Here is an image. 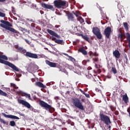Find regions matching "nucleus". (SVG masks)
Returning a JSON list of instances; mask_svg holds the SVG:
<instances>
[{
    "label": "nucleus",
    "instance_id": "774afa93",
    "mask_svg": "<svg viewBox=\"0 0 130 130\" xmlns=\"http://www.w3.org/2000/svg\"><path fill=\"white\" fill-rule=\"evenodd\" d=\"M11 86H15L14 84H11Z\"/></svg>",
    "mask_w": 130,
    "mask_h": 130
},
{
    "label": "nucleus",
    "instance_id": "2eb2a0df",
    "mask_svg": "<svg viewBox=\"0 0 130 130\" xmlns=\"http://www.w3.org/2000/svg\"><path fill=\"white\" fill-rule=\"evenodd\" d=\"M123 60L124 62V66H126V64H128V58H127V55H126V54H124L123 55Z\"/></svg>",
    "mask_w": 130,
    "mask_h": 130
},
{
    "label": "nucleus",
    "instance_id": "37998d69",
    "mask_svg": "<svg viewBox=\"0 0 130 130\" xmlns=\"http://www.w3.org/2000/svg\"><path fill=\"white\" fill-rule=\"evenodd\" d=\"M122 36H123L122 34H120L118 35V38H120V39H122L123 38Z\"/></svg>",
    "mask_w": 130,
    "mask_h": 130
},
{
    "label": "nucleus",
    "instance_id": "79ce46f5",
    "mask_svg": "<svg viewBox=\"0 0 130 130\" xmlns=\"http://www.w3.org/2000/svg\"><path fill=\"white\" fill-rule=\"evenodd\" d=\"M50 39H51V40H52V41H54V42L55 43L56 40H57V39H56V38H55V37H50Z\"/></svg>",
    "mask_w": 130,
    "mask_h": 130
},
{
    "label": "nucleus",
    "instance_id": "9b49d317",
    "mask_svg": "<svg viewBox=\"0 0 130 130\" xmlns=\"http://www.w3.org/2000/svg\"><path fill=\"white\" fill-rule=\"evenodd\" d=\"M67 14V17L69 21H71V22H75L76 19H75V17L74 16V14L71 12H68Z\"/></svg>",
    "mask_w": 130,
    "mask_h": 130
},
{
    "label": "nucleus",
    "instance_id": "052dcab7",
    "mask_svg": "<svg viewBox=\"0 0 130 130\" xmlns=\"http://www.w3.org/2000/svg\"><path fill=\"white\" fill-rule=\"evenodd\" d=\"M95 91H96L97 92H99V89L96 88Z\"/></svg>",
    "mask_w": 130,
    "mask_h": 130
},
{
    "label": "nucleus",
    "instance_id": "c756f323",
    "mask_svg": "<svg viewBox=\"0 0 130 130\" xmlns=\"http://www.w3.org/2000/svg\"><path fill=\"white\" fill-rule=\"evenodd\" d=\"M69 57V60H70V61H72V62H75L76 61V59L75 58L71 56H68Z\"/></svg>",
    "mask_w": 130,
    "mask_h": 130
},
{
    "label": "nucleus",
    "instance_id": "0eeeda50",
    "mask_svg": "<svg viewBox=\"0 0 130 130\" xmlns=\"http://www.w3.org/2000/svg\"><path fill=\"white\" fill-rule=\"evenodd\" d=\"M111 33V27H107L105 29L104 34L106 36V38L109 39V38H110Z\"/></svg>",
    "mask_w": 130,
    "mask_h": 130
},
{
    "label": "nucleus",
    "instance_id": "e433bc0d",
    "mask_svg": "<svg viewBox=\"0 0 130 130\" xmlns=\"http://www.w3.org/2000/svg\"><path fill=\"white\" fill-rule=\"evenodd\" d=\"M88 54L89 55L90 58H92L93 56H94L93 53L92 52H89L88 53Z\"/></svg>",
    "mask_w": 130,
    "mask_h": 130
},
{
    "label": "nucleus",
    "instance_id": "603ef678",
    "mask_svg": "<svg viewBox=\"0 0 130 130\" xmlns=\"http://www.w3.org/2000/svg\"><path fill=\"white\" fill-rule=\"evenodd\" d=\"M18 114H19V115H21V116H25L24 114H22V113H21V112H19V113H18Z\"/></svg>",
    "mask_w": 130,
    "mask_h": 130
},
{
    "label": "nucleus",
    "instance_id": "c03bdc74",
    "mask_svg": "<svg viewBox=\"0 0 130 130\" xmlns=\"http://www.w3.org/2000/svg\"><path fill=\"white\" fill-rule=\"evenodd\" d=\"M26 20L29 21V22H34V20H33V19L30 18H27Z\"/></svg>",
    "mask_w": 130,
    "mask_h": 130
},
{
    "label": "nucleus",
    "instance_id": "9d476101",
    "mask_svg": "<svg viewBox=\"0 0 130 130\" xmlns=\"http://www.w3.org/2000/svg\"><path fill=\"white\" fill-rule=\"evenodd\" d=\"M47 32H48V33H49V34H50V35H52V36H54V37H56V38H60V36L57 35L56 34V32H55V31H54L53 30H52L51 29H48L47 30Z\"/></svg>",
    "mask_w": 130,
    "mask_h": 130
},
{
    "label": "nucleus",
    "instance_id": "13d9d810",
    "mask_svg": "<svg viewBox=\"0 0 130 130\" xmlns=\"http://www.w3.org/2000/svg\"><path fill=\"white\" fill-rule=\"evenodd\" d=\"M95 68H96V69H98V64H95Z\"/></svg>",
    "mask_w": 130,
    "mask_h": 130
},
{
    "label": "nucleus",
    "instance_id": "69168bd1",
    "mask_svg": "<svg viewBox=\"0 0 130 130\" xmlns=\"http://www.w3.org/2000/svg\"><path fill=\"white\" fill-rule=\"evenodd\" d=\"M12 8L13 9V10H12V12H14V10H15V8H14V7H12Z\"/></svg>",
    "mask_w": 130,
    "mask_h": 130
},
{
    "label": "nucleus",
    "instance_id": "58836bf2",
    "mask_svg": "<svg viewBox=\"0 0 130 130\" xmlns=\"http://www.w3.org/2000/svg\"><path fill=\"white\" fill-rule=\"evenodd\" d=\"M0 122L3 123V124H6V121L4 119L0 118Z\"/></svg>",
    "mask_w": 130,
    "mask_h": 130
},
{
    "label": "nucleus",
    "instance_id": "f03ea898",
    "mask_svg": "<svg viewBox=\"0 0 130 130\" xmlns=\"http://www.w3.org/2000/svg\"><path fill=\"white\" fill-rule=\"evenodd\" d=\"M6 60H8V57L4 55V53L0 52V63H3L6 66H8V67L11 68L15 72H19V69L15 64L10 62L9 61Z\"/></svg>",
    "mask_w": 130,
    "mask_h": 130
},
{
    "label": "nucleus",
    "instance_id": "6e6d98bb",
    "mask_svg": "<svg viewBox=\"0 0 130 130\" xmlns=\"http://www.w3.org/2000/svg\"><path fill=\"white\" fill-rule=\"evenodd\" d=\"M7 0H0V3H5Z\"/></svg>",
    "mask_w": 130,
    "mask_h": 130
},
{
    "label": "nucleus",
    "instance_id": "412c9836",
    "mask_svg": "<svg viewBox=\"0 0 130 130\" xmlns=\"http://www.w3.org/2000/svg\"><path fill=\"white\" fill-rule=\"evenodd\" d=\"M100 32V29H99V28L97 27H93L92 32L94 35H95V34H97L98 33H99Z\"/></svg>",
    "mask_w": 130,
    "mask_h": 130
},
{
    "label": "nucleus",
    "instance_id": "680f3d73",
    "mask_svg": "<svg viewBox=\"0 0 130 130\" xmlns=\"http://www.w3.org/2000/svg\"><path fill=\"white\" fill-rule=\"evenodd\" d=\"M35 110H36L34 109L33 108H32V111H34L35 112H36V111Z\"/></svg>",
    "mask_w": 130,
    "mask_h": 130
},
{
    "label": "nucleus",
    "instance_id": "ea45409f",
    "mask_svg": "<svg viewBox=\"0 0 130 130\" xmlns=\"http://www.w3.org/2000/svg\"><path fill=\"white\" fill-rule=\"evenodd\" d=\"M110 109L112 111H114L115 110V108L113 106H110Z\"/></svg>",
    "mask_w": 130,
    "mask_h": 130
},
{
    "label": "nucleus",
    "instance_id": "473e14b6",
    "mask_svg": "<svg viewBox=\"0 0 130 130\" xmlns=\"http://www.w3.org/2000/svg\"><path fill=\"white\" fill-rule=\"evenodd\" d=\"M10 125L11 126H16V122L15 121H11L10 122Z\"/></svg>",
    "mask_w": 130,
    "mask_h": 130
},
{
    "label": "nucleus",
    "instance_id": "2f4dec72",
    "mask_svg": "<svg viewBox=\"0 0 130 130\" xmlns=\"http://www.w3.org/2000/svg\"><path fill=\"white\" fill-rule=\"evenodd\" d=\"M78 20L79 21L81 24H82V23H84V22H85V20H84V19H83V18L81 16H80L78 18Z\"/></svg>",
    "mask_w": 130,
    "mask_h": 130
},
{
    "label": "nucleus",
    "instance_id": "a18cd8bd",
    "mask_svg": "<svg viewBox=\"0 0 130 130\" xmlns=\"http://www.w3.org/2000/svg\"><path fill=\"white\" fill-rule=\"evenodd\" d=\"M0 26H1V27H2L3 28H5V27H6V25H5V24H4L3 23H1Z\"/></svg>",
    "mask_w": 130,
    "mask_h": 130
},
{
    "label": "nucleus",
    "instance_id": "de8ad7c7",
    "mask_svg": "<svg viewBox=\"0 0 130 130\" xmlns=\"http://www.w3.org/2000/svg\"><path fill=\"white\" fill-rule=\"evenodd\" d=\"M115 115H118V114H119V113L118 112V111H116L115 112Z\"/></svg>",
    "mask_w": 130,
    "mask_h": 130
},
{
    "label": "nucleus",
    "instance_id": "bb28decb",
    "mask_svg": "<svg viewBox=\"0 0 130 130\" xmlns=\"http://www.w3.org/2000/svg\"><path fill=\"white\" fill-rule=\"evenodd\" d=\"M123 25L125 28V30L126 31H128V24L127 22H124L123 23Z\"/></svg>",
    "mask_w": 130,
    "mask_h": 130
},
{
    "label": "nucleus",
    "instance_id": "39448f33",
    "mask_svg": "<svg viewBox=\"0 0 130 130\" xmlns=\"http://www.w3.org/2000/svg\"><path fill=\"white\" fill-rule=\"evenodd\" d=\"M73 102L74 106L80 109V110H85V108H84V106L80 101L78 98H76L73 99Z\"/></svg>",
    "mask_w": 130,
    "mask_h": 130
},
{
    "label": "nucleus",
    "instance_id": "4c0bfd02",
    "mask_svg": "<svg viewBox=\"0 0 130 130\" xmlns=\"http://www.w3.org/2000/svg\"><path fill=\"white\" fill-rule=\"evenodd\" d=\"M92 60H93V61H95V62H97V61H98V60H99V58H98V57H95L92 58Z\"/></svg>",
    "mask_w": 130,
    "mask_h": 130
},
{
    "label": "nucleus",
    "instance_id": "a211bd4d",
    "mask_svg": "<svg viewBox=\"0 0 130 130\" xmlns=\"http://www.w3.org/2000/svg\"><path fill=\"white\" fill-rule=\"evenodd\" d=\"M122 100L124 101V103L126 104V103H128V96H127V94L125 93L122 96Z\"/></svg>",
    "mask_w": 130,
    "mask_h": 130
},
{
    "label": "nucleus",
    "instance_id": "6ab92c4d",
    "mask_svg": "<svg viewBox=\"0 0 130 130\" xmlns=\"http://www.w3.org/2000/svg\"><path fill=\"white\" fill-rule=\"evenodd\" d=\"M36 85L37 87H39V88H43L44 89H46V86L44 85V84L41 82H36Z\"/></svg>",
    "mask_w": 130,
    "mask_h": 130
},
{
    "label": "nucleus",
    "instance_id": "393cba45",
    "mask_svg": "<svg viewBox=\"0 0 130 130\" xmlns=\"http://www.w3.org/2000/svg\"><path fill=\"white\" fill-rule=\"evenodd\" d=\"M126 38L127 40L128 41V43L129 45V47L130 46V34L129 32L126 33Z\"/></svg>",
    "mask_w": 130,
    "mask_h": 130
},
{
    "label": "nucleus",
    "instance_id": "0e129e2a",
    "mask_svg": "<svg viewBox=\"0 0 130 130\" xmlns=\"http://www.w3.org/2000/svg\"><path fill=\"white\" fill-rule=\"evenodd\" d=\"M121 39V40H120L121 42H122L123 41V39L122 38V39Z\"/></svg>",
    "mask_w": 130,
    "mask_h": 130
},
{
    "label": "nucleus",
    "instance_id": "6e6552de",
    "mask_svg": "<svg viewBox=\"0 0 130 130\" xmlns=\"http://www.w3.org/2000/svg\"><path fill=\"white\" fill-rule=\"evenodd\" d=\"M18 103L20 104H22V105H24L25 107H27V108H31V105L29 104V103L27 102L26 101L23 100H18Z\"/></svg>",
    "mask_w": 130,
    "mask_h": 130
},
{
    "label": "nucleus",
    "instance_id": "5fc2aeb1",
    "mask_svg": "<svg viewBox=\"0 0 130 130\" xmlns=\"http://www.w3.org/2000/svg\"><path fill=\"white\" fill-rule=\"evenodd\" d=\"M5 90H6L7 91H10V88L5 87Z\"/></svg>",
    "mask_w": 130,
    "mask_h": 130
},
{
    "label": "nucleus",
    "instance_id": "1a4fd4ad",
    "mask_svg": "<svg viewBox=\"0 0 130 130\" xmlns=\"http://www.w3.org/2000/svg\"><path fill=\"white\" fill-rule=\"evenodd\" d=\"M41 6L44 9H48V10H51V11H54V8L52 5L46 4L45 3H42Z\"/></svg>",
    "mask_w": 130,
    "mask_h": 130
},
{
    "label": "nucleus",
    "instance_id": "ddd939ff",
    "mask_svg": "<svg viewBox=\"0 0 130 130\" xmlns=\"http://www.w3.org/2000/svg\"><path fill=\"white\" fill-rule=\"evenodd\" d=\"M2 114L5 117H7V118H11L12 119H20V118L18 117L15 115H7L5 113H3Z\"/></svg>",
    "mask_w": 130,
    "mask_h": 130
},
{
    "label": "nucleus",
    "instance_id": "5701e85b",
    "mask_svg": "<svg viewBox=\"0 0 130 130\" xmlns=\"http://www.w3.org/2000/svg\"><path fill=\"white\" fill-rule=\"evenodd\" d=\"M55 43H57V44H60L61 45H63L64 44V42L62 40H58L57 39L55 41Z\"/></svg>",
    "mask_w": 130,
    "mask_h": 130
},
{
    "label": "nucleus",
    "instance_id": "864d4df0",
    "mask_svg": "<svg viewBox=\"0 0 130 130\" xmlns=\"http://www.w3.org/2000/svg\"><path fill=\"white\" fill-rule=\"evenodd\" d=\"M40 13L41 14V15L44 14V12L42 10H40Z\"/></svg>",
    "mask_w": 130,
    "mask_h": 130
},
{
    "label": "nucleus",
    "instance_id": "423d86ee",
    "mask_svg": "<svg viewBox=\"0 0 130 130\" xmlns=\"http://www.w3.org/2000/svg\"><path fill=\"white\" fill-rule=\"evenodd\" d=\"M54 6L57 9H60L62 7H65L67 8V1H58L56 0L54 2Z\"/></svg>",
    "mask_w": 130,
    "mask_h": 130
},
{
    "label": "nucleus",
    "instance_id": "a878e982",
    "mask_svg": "<svg viewBox=\"0 0 130 130\" xmlns=\"http://www.w3.org/2000/svg\"><path fill=\"white\" fill-rule=\"evenodd\" d=\"M79 91H80L82 94H83V95H85V96L87 98H90V94H89V93H85V91H84L83 90H82L81 89H79Z\"/></svg>",
    "mask_w": 130,
    "mask_h": 130
},
{
    "label": "nucleus",
    "instance_id": "7ed1b4c3",
    "mask_svg": "<svg viewBox=\"0 0 130 130\" xmlns=\"http://www.w3.org/2000/svg\"><path fill=\"white\" fill-rule=\"evenodd\" d=\"M100 118L101 121L104 122L107 126H108L109 128H111V126H110V124H111V121H110V118L108 117V116L106 115H104L103 113L100 114Z\"/></svg>",
    "mask_w": 130,
    "mask_h": 130
},
{
    "label": "nucleus",
    "instance_id": "c9c22d12",
    "mask_svg": "<svg viewBox=\"0 0 130 130\" xmlns=\"http://www.w3.org/2000/svg\"><path fill=\"white\" fill-rule=\"evenodd\" d=\"M0 17H2V18H5V17H6V14L0 12Z\"/></svg>",
    "mask_w": 130,
    "mask_h": 130
},
{
    "label": "nucleus",
    "instance_id": "e2e57ef3",
    "mask_svg": "<svg viewBox=\"0 0 130 130\" xmlns=\"http://www.w3.org/2000/svg\"><path fill=\"white\" fill-rule=\"evenodd\" d=\"M73 44H74V45H76V44H77V42H74Z\"/></svg>",
    "mask_w": 130,
    "mask_h": 130
},
{
    "label": "nucleus",
    "instance_id": "f3484780",
    "mask_svg": "<svg viewBox=\"0 0 130 130\" xmlns=\"http://www.w3.org/2000/svg\"><path fill=\"white\" fill-rule=\"evenodd\" d=\"M5 29L9 30V31H11V32H13V33H17L18 32V31L16 30V29L9 26H5Z\"/></svg>",
    "mask_w": 130,
    "mask_h": 130
},
{
    "label": "nucleus",
    "instance_id": "338daca9",
    "mask_svg": "<svg viewBox=\"0 0 130 130\" xmlns=\"http://www.w3.org/2000/svg\"><path fill=\"white\" fill-rule=\"evenodd\" d=\"M55 27L56 28H58V27H59V25H56Z\"/></svg>",
    "mask_w": 130,
    "mask_h": 130
},
{
    "label": "nucleus",
    "instance_id": "dca6fc26",
    "mask_svg": "<svg viewBox=\"0 0 130 130\" xmlns=\"http://www.w3.org/2000/svg\"><path fill=\"white\" fill-rule=\"evenodd\" d=\"M69 69H70L71 71H73L76 74H79L80 73V71L79 70V69H78L77 68H76V69H75L74 68V66H73L72 65L69 66Z\"/></svg>",
    "mask_w": 130,
    "mask_h": 130
},
{
    "label": "nucleus",
    "instance_id": "aec40b11",
    "mask_svg": "<svg viewBox=\"0 0 130 130\" xmlns=\"http://www.w3.org/2000/svg\"><path fill=\"white\" fill-rule=\"evenodd\" d=\"M78 51L79 52H81V53H82V54H83L84 55H87L88 53L87 52V51H86V50H85L84 48H80L79 49H78Z\"/></svg>",
    "mask_w": 130,
    "mask_h": 130
},
{
    "label": "nucleus",
    "instance_id": "a19ab883",
    "mask_svg": "<svg viewBox=\"0 0 130 130\" xmlns=\"http://www.w3.org/2000/svg\"><path fill=\"white\" fill-rule=\"evenodd\" d=\"M73 14H74L75 15V16H76V17H79V13H78V12H75L74 11L72 12Z\"/></svg>",
    "mask_w": 130,
    "mask_h": 130
},
{
    "label": "nucleus",
    "instance_id": "49530a36",
    "mask_svg": "<svg viewBox=\"0 0 130 130\" xmlns=\"http://www.w3.org/2000/svg\"><path fill=\"white\" fill-rule=\"evenodd\" d=\"M0 22H1V23H2L3 24H5L6 23V21L1 20L0 21Z\"/></svg>",
    "mask_w": 130,
    "mask_h": 130
},
{
    "label": "nucleus",
    "instance_id": "cd10ccee",
    "mask_svg": "<svg viewBox=\"0 0 130 130\" xmlns=\"http://www.w3.org/2000/svg\"><path fill=\"white\" fill-rule=\"evenodd\" d=\"M0 95L1 96H4L5 97H7V96H8V94H7L6 92H4L2 89H0Z\"/></svg>",
    "mask_w": 130,
    "mask_h": 130
},
{
    "label": "nucleus",
    "instance_id": "4be33fe9",
    "mask_svg": "<svg viewBox=\"0 0 130 130\" xmlns=\"http://www.w3.org/2000/svg\"><path fill=\"white\" fill-rule=\"evenodd\" d=\"M79 36H81V37L85 40V41H87V42H90V40H89V38L88 36H84L83 34H80Z\"/></svg>",
    "mask_w": 130,
    "mask_h": 130
},
{
    "label": "nucleus",
    "instance_id": "4468645a",
    "mask_svg": "<svg viewBox=\"0 0 130 130\" xmlns=\"http://www.w3.org/2000/svg\"><path fill=\"white\" fill-rule=\"evenodd\" d=\"M113 55L115 57V58H119L120 57V52L118 50H115L113 52Z\"/></svg>",
    "mask_w": 130,
    "mask_h": 130
},
{
    "label": "nucleus",
    "instance_id": "b1692460",
    "mask_svg": "<svg viewBox=\"0 0 130 130\" xmlns=\"http://www.w3.org/2000/svg\"><path fill=\"white\" fill-rule=\"evenodd\" d=\"M22 96H24V97H26V98H28L29 100H31V96L30 95V94H28L26 92H23L22 93Z\"/></svg>",
    "mask_w": 130,
    "mask_h": 130
},
{
    "label": "nucleus",
    "instance_id": "8fccbe9b",
    "mask_svg": "<svg viewBox=\"0 0 130 130\" xmlns=\"http://www.w3.org/2000/svg\"><path fill=\"white\" fill-rule=\"evenodd\" d=\"M25 42H26L27 43V44H30V42H29V41L28 40L25 39Z\"/></svg>",
    "mask_w": 130,
    "mask_h": 130
},
{
    "label": "nucleus",
    "instance_id": "72a5a7b5",
    "mask_svg": "<svg viewBox=\"0 0 130 130\" xmlns=\"http://www.w3.org/2000/svg\"><path fill=\"white\" fill-rule=\"evenodd\" d=\"M5 25H6V26H8L9 27H13V25H12L9 21H6Z\"/></svg>",
    "mask_w": 130,
    "mask_h": 130
},
{
    "label": "nucleus",
    "instance_id": "20e7f679",
    "mask_svg": "<svg viewBox=\"0 0 130 130\" xmlns=\"http://www.w3.org/2000/svg\"><path fill=\"white\" fill-rule=\"evenodd\" d=\"M39 104L41 107H43L46 110H48L49 112H54V108L52 107L50 105H48L47 103L43 101H40Z\"/></svg>",
    "mask_w": 130,
    "mask_h": 130
},
{
    "label": "nucleus",
    "instance_id": "f8f14e48",
    "mask_svg": "<svg viewBox=\"0 0 130 130\" xmlns=\"http://www.w3.org/2000/svg\"><path fill=\"white\" fill-rule=\"evenodd\" d=\"M45 62L46 64H48V66H49L51 68H56V66H57L56 63L51 62L48 60H46Z\"/></svg>",
    "mask_w": 130,
    "mask_h": 130
},
{
    "label": "nucleus",
    "instance_id": "f704fd0d",
    "mask_svg": "<svg viewBox=\"0 0 130 130\" xmlns=\"http://www.w3.org/2000/svg\"><path fill=\"white\" fill-rule=\"evenodd\" d=\"M87 61H88V62L90 61V60H84L82 61V64H83V66H86Z\"/></svg>",
    "mask_w": 130,
    "mask_h": 130
},
{
    "label": "nucleus",
    "instance_id": "7c9ffc66",
    "mask_svg": "<svg viewBox=\"0 0 130 130\" xmlns=\"http://www.w3.org/2000/svg\"><path fill=\"white\" fill-rule=\"evenodd\" d=\"M111 71L114 75L117 74V70H116V68H115V67H112Z\"/></svg>",
    "mask_w": 130,
    "mask_h": 130
},
{
    "label": "nucleus",
    "instance_id": "3c124183",
    "mask_svg": "<svg viewBox=\"0 0 130 130\" xmlns=\"http://www.w3.org/2000/svg\"><path fill=\"white\" fill-rule=\"evenodd\" d=\"M122 37L123 38H126V36H125V34H122Z\"/></svg>",
    "mask_w": 130,
    "mask_h": 130
},
{
    "label": "nucleus",
    "instance_id": "09e8293b",
    "mask_svg": "<svg viewBox=\"0 0 130 130\" xmlns=\"http://www.w3.org/2000/svg\"><path fill=\"white\" fill-rule=\"evenodd\" d=\"M93 56H98V54L96 52L93 53Z\"/></svg>",
    "mask_w": 130,
    "mask_h": 130
},
{
    "label": "nucleus",
    "instance_id": "c85d7f7f",
    "mask_svg": "<svg viewBox=\"0 0 130 130\" xmlns=\"http://www.w3.org/2000/svg\"><path fill=\"white\" fill-rule=\"evenodd\" d=\"M95 36H96V38L98 39H102V34H101V32H98V34L95 35Z\"/></svg>",
    "mask_w": 130,
    "mask_h": 130
},
{
    "label": "nucleus",
    "instance_id": "4d7b16f0",
    "mask_svg": "<svg viewBox=\"0 0 130 130\" xmlns=\"http://www.w3.org/2000/svg\"><path fill=\"white\" fill-rule=\"evenodd\" d=\"M54 99H55V100H56L57 99L58 100V99H59V98L58 96H55L54 98Z\"/></svg>",
    "mask_w": 130,
    "mask_h": 130
},
{
    "label": "nucleus",
    "instance_id": "bf43d9fd",
    "mask_svg": "<svg viewBox=\"0 0 130 130\" xmlns=\"http://www.w3.org/2000/svg\"><path fill=\"white\" fill-rule=\"evenodd\" d=\"M16 81H20V79L19 78H15Z\"/></svg>",
    "mask_w": 130,
    "mask_h": 130
},
{
    "label": "nucleus",
    "instance_id": "f257e3e1",
    "mask_svg": "<svg viewBox=\"0 0 130 130\" xmlns=\"http://www.w3.org/2000/svg\"><path fill=\"white\" fill-rule=\"evenodd\" d=\"M15 48L17 50V52L24 54L26 57H29L30 58H35V59L38 58V55L36 53H32L30 52H27L26 49H24L22 47L16 45Z\"/></svg>",
    "mask_w": 130,
    "mask_h": 130
}]
</instances>
